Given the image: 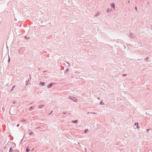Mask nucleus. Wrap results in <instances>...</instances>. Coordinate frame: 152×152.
I'll list each match as a JSON object with an SVG mask.
<instances>
[{
  "label": "nucleus",
  "mask_w": 152,
  "mask_h": 152,
  "mask_svg": "<svg viewBox=\"0 0 152 152\" xmlns=\"http://www.w3.org/2000/svg\"><path fill=\"white\" fill-rule=\"evenodd\" d=\"M29 151H30V150L28 147H27L26 148V152H28Z\"/></svg>",
  "instance_id": "12"
},
{
  "label": "nucleus",
  "mask_w": 152,
  "mask_h": 152,
  "mask_svg": "<svg viewBox=\"0 0 152 152\" xmlns=\"http://www.w3.org/2000/svg\"><path fill=\"white\" fill-rule=\"evenodd\" d=\"M151 29H152V25L151 26Z\"/></svg>",
  "instance_id": "36"
},
{
  "label": "nucleus",
  "mask_w": 152,
  "mask_h": 152,
  "mask_svg": "<svg viewBox=\"0 0 152 152\" xmlns=\"http://www.w3.org/2000/svg\"><path fill=\"white\" fill-rule=\"evenodd\" d=\"M26 120H24V119H22L20 120V121L22 122H25V121H26Z\"/></svg>",
  "instance_id": "15"
},
{
  "label": "nucleus",
  "mask_w": 152,
  "mask_h": 152,
  "mask_svg": "<svg viewBox=\"0 0 152 152\" xmlns=\"http://www.w3.org/2000/svg\"><path fill=\"white\" fill-rule=\"evenodd\" d=\"M135 35L134 33L130 32V34L129 37L131 39H133L135 37Z\"/></svg>",
  "instance_id": "1"
},
{
  "label": "nucleus",
  "mask_w": 152,
  "mask_h": 152,
  "mask_svg": "<svg viewBox=\"0 0 152 152\" xmlns=\"http://www.w3.org/2000/svg\"><path fill=\"white\" fill-rule=\"evenodd\" d=\"M19 126V124H18L17 125V127H18Z\"/></svg>",
  "instance_id": "30"
},
{
  "label": "nucleus",
  "mask_w": 152,
  "mask_h": 152,
  "mask_svg": "<svg viewBox=\"0 0 152 152\" xmlns=\"http://www.w3.org/2000/svg\"><path fill=\"white\" fill-rule=\"evenodd\" d=\"M10 61V57H9V59H8V62H9Z\"/></svg>",
  "instance_id": "20"
},
{
  "label": "nucleus",
  "mask_w": 152,
  "mask_h": 152,
  "mask_svg": "<svg viewBox=\"0 0 152 152\" xmlns=\"http://www.w3.org/2000/svg\"><path fill=\"white\" fill-rule=\"evenodd\" d=\"M53 111H52L51 112V113L49 114V115H50V114H51L52 112H53Z\"/></svg>",
  "instance_id": "27"
},
{
  "label": "nucleus",
  "mask_w": 152,
  "mask_h": 152,
  "mask_svg": "<svg viewBox=\"0 0 152 152\" xmlns=\"http://www.w3.org/2000/svg\"><path fill=\"white\" fill-rule=\"evenodd\" d=\"M150 129H147L146 130L148 131H149V130Z\"/></svg>",
  "instance_id": "29"
},
{
  "label": "nucleus",
  "mask_w": 152,
  "mask_h": 152,
  "mask_svg": "<svg viewBox=\"0 0 152 152\" xmlns=\"http://www.w3.org/2000/svg\"><path fill=\"white\" fill-rule=\"evenodd\" d=\"M33 103L32 102V103H30L29 104H32Z\"/></svg>",
  "instance_id": "33"
},
{
  "label": "nucleus",
  "mask_w": 152,
  "mask_h": 152,
  "mask_svg": "<svg viewBox=\"0 0 152 152\" xmlns=\"http://www.w3.org/2000/svg\"><path fill=\"white\" fill-rule=\"evenodd\" d=\"M26 37V38H27L26 37Z\"/></svg>",
  "instance_id": "38"
},
{
  "label": "nucleus",
  "mask_w": 152,
  "mask_h": 152,
  "mask_svg": "<svg viewBox=\"0 0 152 152\" xmlns=\"http://www.w3.org/2000/svg\"><path fill=\"white\" fill-rule=\"evenodd\" d=\"M97 99H98V100H99L100 99V97H97Z\"/></svg>",
  "instance_id": "26"
},
{
  "label": "nucleus",
  "mask_w": 152,
  "mask_h": 152,
  "mask_svg": "<svg viewBox=\"0 0 152 152\" xmlns=\"http://www.w3.org/2000/svg\"><path fill=\"white\" fill-rule=\"evenodd\" d=\"M53 86V83H51L48 85L47 87L48 88H51Z\"/></svg>",
  "instance_id": "4"
},
{
  "label": "nucleus",
  "mask_w": 152,
  "mask_h": 152,
  "mask_svg": "<svg viewBox=\"0 0 152 152\" xmlns=\"http://www.w3.org/2000/svg\"><path fill=\"white\" fill-rule=\"evenodd\" d=\"M13 110L11 108L10 110V113L11 115H15V114L13 112Z\"/></svg>",
  "instance_id": "3"
},
{
  "label": "nucleus",
  "mask_w": 152,
  "mask_h": 152,
  "mask_svg": "<svg viewBox=\"0 0 152 152\" xmlns=\"http://www.w3.org/2000/svg\"><path fill=\"white\" fill-rule=\"evenodd\" d=\"M99 14H100V12H98L97 13L95 14V16L97 17V16H98V15H99Z\"/></svg>",
  "instance_id": "9"
},
{
  "label": "nucleus",
  "mask_w": 152,
  "mask_h": 152,
  "mask_svg": "<svg viewBox=\"0 0 152 152\" xmlns=\"http://www.w3.org/2000/svg\"><path fill=\"white\" fill-rule=\"evenodd\" d=\"M148 58H145V59L147 60Z\"/></svg>",
  "instance_id": "32"
},
{
  "label": "nucleus",
  "mask_w": 152,
  "mask_h": 152,
  "mask_svg": "<svg viewBox=\"0 0 152 152\" xmlns=\"http://www.w3.org/2000/svg\"><path fill=\"white\" fill-rule=\"evenodd\" d=\"M112 10V9L111 8H109L107 10V12H111Z\"/></svg>",
  "instance_id": "7"
},
{
  "label": "nucleus",
  "mask_w": 152,
  "mask_h": 152,
  "mask_svg": "<svg viewBox=\"0 0 152 152\" xmlns=\"http://www.w3.org/2000/svg\"><path fill=\"white\" fill-rule=\"evenodd\" d=\"M111 7L113 9L115 8V5L114 3H112L111 4Z\"/></svg>",
  "instance_id": "6"
},
{
  "label": "nucleus",
  "mask_w": 152,
  "mask_h": 152,
  "mask_svg": "<svg viewBox=\"0 0 152 152\" xmlns=\"http://www.w3.org/2000/svg\"><path fill=\"white\" fill-rule=\"evenodd\" d=\"M100 104L101 105H104V104L102 102V100L100 102Z\"/></svg>",
  "instance_id": "11"
},
{
  "label": "nucleus",
  "mask_w": 152,
  "mask_h": 152,
  "mask_svg": "<svg viewBox=\"0 0 152 152\" xmlns=\"http://www.w3.org/2000/svg\"><path fill=\"white\" fill-rule=\"evenodd\" d=\"M78 122V121L77 120H75V121H72V122L74 123H77Z\"/></svg>",
  "instance_id": "10"
},
{
  "label": "nucleus",
  "mask_w": 152,
  "mask_h": 152,
  "mask_svg": "<svg viewBox=\"0 0 152 152\" xmlns=\"http://www.w3.org/2000/svg\"><path fill=\"white\" fill-rule=\"evenodd\" d=\"M13 104H15V101H13Z\"/></svg>",
  "instance_id": "28"
},
{
  "label": "nucleus",
  "mask_w": 152,
  "mask_h": 152,
  "mask_svg": "<svg viewBox=\"0 0 152 152\" xmlns=\"http://www.w3.org/2000/svg\"><path fill=\"white\" fill-rule=\"evenodd\" d=\"M9 152H12V148L11 147L10 148Z\"/></svg>",
  "instance_id": "16"
},
{
  "label": "nucleus",
  "mask_w": 152,
  "mask_h": 152,
  "mask_svg": "<svg viewBox=\"0 0 152 152\" xmlns=\"http://www.w3.org/2000/svg\"><path fill=\"white\" fill-rule=\"evenodd\" d=\"M30 79H31V77L30 75Z\"/></svg>",
  "instance_id": "35"
},
{
  "label": "nucleus",
  "mask_w": 152,
  "mask_h": 152,
  "mask_svg": "<svg viewBox=\"0 0 152 152\" xmlns=\"http://www.w3.org/2000/svg\"><path fill=\"white\" fill-rule=\"evenodd\" d=\"M15 85L13 87H12V89L11 90V91H12V90L13 89V88H15Z\"/></svg>",
  "instance_id": "18"
},
{
  "label": "nucleus",
  "mask_w": 152,
  "mask_h": 152,
  "mask_svg": "<svg viewBox=\"0 0 152 152\" xmlns=\"http://www.w3.org/2000/svg\"><path fill=\"white\" fill-rule=\"evenodd\" d=\"M70 99L73 100L75 102H76L77 101V99L75 97L73 96H71L69 97Z\"/></svg>",
  "instance_id": "2"
},
{
  "label": "nucleus",
  "mask_w": 152,
  "mask_h": 152,
  "mask_svg": "<svg viewBox=\"0 0 152 152\" xmlns=\"http://www.w3.org/2000/svg\"><path fill=\"white\" fill-rule=\"evenodd\" d=\"M32 108H33V107H30V108L29 110H31Z\"/></svg>",
  "instance_id": "25"
},
{
  "label": "nucleus",
  "mask_w": 152,
  "mask_h": 152,
  "mask_svg": "<svg viewBox=\"0 0 152 152\" xmlns=\"http://www.w3.org/2000/svg\"><path fill=\"white\" fill-rule=\"evenodd\" d=\"M29 81V80H28V81L27 82V80H26V82H27L26 86H27L28 85V81Z\"/></svg>",
  "instance_id": "19"
},
{
  "label": "nucleus",
  "mask_w": 152,
  "mask_h": 152,
  "mask_svg": "<svg viewBox=\"0 0 152 152\" xmlns=\"http://www.w3.org/2000/svg\"><path fill=\"white\" fill-rule=\"evenodd\" d=\"M88 129H85L84 131V132H85V133H86L88 132Z\"/></svg>",
  "instance_id": "14"
},
{
  "label": "nucleus",
  "mask_w": 152,
  "mask_h": 152,
  "mask_svg": "<svg viewBox=\"0 0 152 152\" xmlns=\"http://www.w3.org/2000/svg\"><path fill=\"white\" fill-rule=\"evenodd\" d=\"M69 71V69H66L65 71V72H67Z\"/></svg>",
  "instance_id": "21"
},
{
  "label": "nucleus",
  "mask_w": 152,
  "mask_h": 152,
  "mask_svg": "<svg viewBox=\"0 0 152 152\" xmlns=\"http://www.w3.org/2000/svg\"><path fill=\"white\" fill-rule=\"evenodd\" d=\"M33 134V133L31 132L30 133V135H31L32 134Z\"/></svg>",
  "instance_id": "22"
},
{
  "label": "nucleus",
  "mask_w": 152,
  "mask_h": 152,
  "mask_svg": "<svg viewBox=\"0 0 152 152\" xmlns=\"http://www.w3.org/2000/svg\"><path fill=\"white\" fill-rule=\"evenodd\" d=\"M26 37V38H27L26 37Z\"/></svg>",
  "instance_id": "37"
},
{
  "label": "nucleus",
  "mask_w": 152,
  "mask_h": 152,
  "mask_svg": "<svg viewBox=\"0 0 152 152\" xmlns=\"http://www.w3.org/2000/svg\"><path fill=\"white\" fill-rule=\"evenodd\" d=\"M137 126H137V129H139V128H140V127H139V125H138V123H135L134 124V125H137Z\"/></svg>",
  "instance_id": "8"
},
{
  "label": "nucleus",
  "mask_w": 152,
  "mask_h": 152,
  "mask_svg": "<svg viewBox=\"0 0 152 152\" xmlns=\"http://www.w3.org/2000/svg\"><path fill=\"white\" fill-rule=\"evenodd\" d=\"M93 113L94 114H96V113Z\"/></svg>",
  "instance_id": "24"
},
{
  "label": "nucleus",
  "mask_w": 152,
  "mask_h": 152,
  "mask_svg": "<svg viewBox=\"0 0 152 152\" xmlns=\"http://www.w3.org/2000/svg\"><path fill=\"white\" fill-rule=\"evenodd\" d=\"M126 75H127V74H123L122 75V76L123 77H124V76H126Z\"/></svg>",
  "instance_id": "17"
},
{
  "label": "nucleus",
  "mask_w": 152,
  "mask_h": 152,
  "mask_svg": "<svg viewBox=\"0 0 152 152\" xmlns=\"http://www.w3.org/2000/svg\"><path fill=\"white\" fill-rule=\"evenodd\" d=\"M128 2L129 3H130V1L129 0L128 1Z\"/></svg>",
  "instance_id": "31"
},
{
  "label": "nucleus",
  "mask_w": 152,
  "mask_h": 152,
  "mask_svg": "<svg viewBox=\"0 0 152 152\" xmlns=\"http://www.w3.org/2000/svg\"><path fill=\"white\" fill-rule=\"evenodd\" d=\"M135 10H136V11L137 10V7H135Z\"/></svg>",
  "instance_id": "23"
},
{
  "label": "nucleus",
  "mask_w": 152,
  "mask_h": 152,
  "mask_svg": "<svg viewBox=\"0 0 152 152\" xmlns=\"http://www.w3.org/2000/svg\"><path fill=\"white\" fill-rule=\"evenodd\" d=\"M40 83L42 84V86H45V82H41Z\"/></svg>",
  "instance_id": "13"
},
{
  "label": "nucleus",
  "mask_w": 152,
  "mask_h": 152,
  "mask_svg": "<svg viewBox=\"0 0 152 152\" xmlns=\"http://www.w3.org/2000/svg\"><path fill=\"white\" fill-rule=\"evenodd\" d=\"M44 106V104L40 105L38 106V108H42Z\"/></svg>",
  "instance_id": "5"
},
{
  "label": "nucleus",
  "mask_w": 152,
  "mask_h": 152,
  "mask_svg": "<svg viewBox=\"0 0 152 152\" xmlns=\"http://www.w3.org/2000/svg\"><path fill=\"white\" fill-rule=\"evenodd\" d=\"M67 63L68 64H69V65L68 66L70 65V64H69V63L68 62H67Z\"/></svg>",
  "instance_id": "34"
}]
</instances>
